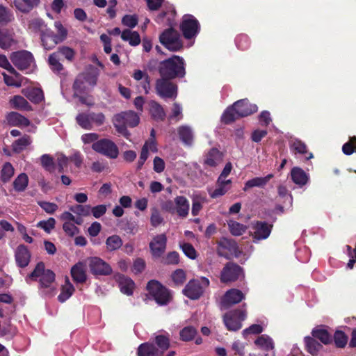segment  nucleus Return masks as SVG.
<instances>
[{
  "instance_id": "nucleus-17",
  "label": "nucleus",
  "mask_w": 356,
  "mask_h": 356,
  "mask_svg": "<svg viewBox=\"0 0 356 356\" xmlns=\"http://www.w3.org/2000/svg\"><path fill=\"white\" fill-rule=\"evenodd\" d=\"M252 229H254V233L252 234L253 241L257 242L266 239L270 236L273 225L268 224L265 221H256L252 224Z\"/></svg>"
},
{
  "instance_id": "nucleus-5",
  "label": "nucleus",
  "mask_w": 356,
  "mask_h": 356,
  "mask_svg": "<svg viewBox=\"0 0 356 356\" xmlns=\"http://www.w3.org/2000/svg\"><path fill=\"white\" fill-rule=\"evenodd\" d=\"M139 122L140 118L138 114L133 111H129L115 116L114 127L120 134L128 138L130 134L127 127H135L139 124Z\"/></svg>"
},
{
  "instance_id": "nucleus-55",
  "label": "nucleus",
  "mask_w": 356,
  "mask_h": 356,
  "mask_svg": "<svg viewBox=\"0 0 356 356\" xmlns=\"http://www.w3.org/2000/svg\"><path fill=\"white\" fill-rule=\"evenodd\" d=\"M14 19L12 11L8 8L0 5V24H6Z\"/></svg>"
},
{
  "instance_id": "nucleus-41",
  "label": "nucleus",
  "mask_w": 356,
  "mask_h": 356,
  "mask_svg": "<svg viewBox=\"0 0 356 356\" xmlns=\"http://www.w3.org/2000/svg\"><path fill=\"white\" fill-rule=\"evenodd\" d=\"M122 245V238L117 234L110 236L106 240V248L108 252L115 251L120 249Z\"/></svg>"
},
{
  "instance_id": "nucleus-50",
  "label": "nucleus",
  "mask_w": 356,
  "mask_h": 356,
  "mask_svg": "<svg viewBox=\"0 0 356 356\" xmlns=\"http://www.w3.org/2000/svg\"><path fill=\"white\" fill-rule=\"evenodd\" d=\"M15 170L10 162H6L3 165L1 170V180L3 183L8 182L14 175Z\"/></svg>"
},
{
  "instance_id": "nucleus-11",
  "label": "nucleus",
  "mask_w": 356,
  "mask_h": 356,
  "mask_svg": "<svg viewBox=\"0 0 356 356\" xmlns=\"http://www.w3.org/2000/svg\"><path fill=\"white\" fill-rule=\"evenodd\" d=\"M179 29L185 39L191 40L200 33V24L193 15L186 14L182 17Z\"/></svg>"
},
{
  "instance_id": "nucleus-60",
  "label": "nucleus",
  "mask_w": 356,
  "mask_h": 356,
  "mask_svg": "<svg viewBox=\"0 0 356 356\" xmlns=\"http://www.w3.org/2000/svg\"><path fill=\"white\" fill-rule=\"evenodd\" d=\"M163 221V218L161 216L158 209L154 207L151 210L150 222L151 225L156 227L160 225Z\"/></svg>"
},
{
  "instance_id": "nucleus-29",
  "label": "nucleus",
  "mask_w": 356,
  "mask_h": 356,
  "mask_svg": "<svg viewBox=\"0 0 356 356\" xmlns=\"http://www.w3.org/2000/svg\"><path fill=\"white\" fill-rule=\"evenodd\" d=\"M292 181L300 187L305 186L309 180L308 175L299 167H293L291 170Z\"/></svg>"
},
{
  "instance_id": "nucleus-24",
  "label": "nucleus",
  "mask_w": 356,
  "mask_h": 356,
  "mask_svg": "<svg viewBox=\"0 0 356 356\" xmlns=\"http://www.w3.org/2000/svg\"><path fill=\"white\" fill-rule=\"evenodd\" d=\"M137 356H161L153 342H144L137 348Z\"/></svg>"
},
{
  "instance_id": "nucleus-40",
  "label": "nucleus",
  "mask_w": 356,
  "mask_h": 356,
  "mask_svg": "<svg viewBox=\"0 0 356 356\" xmlns=\"http://www.w3.org/2000/svg\"><path fill=\"white\" fill-rule=\"evenodd\" d=\"M121 38L124 41H128L131 46H137L141 42L139 33L136 31H131L129 29L124 30L122 32Z\"/></svg>"
},
{
  "instance_id": "nucleus-26",
  "label": "nucleus",
  "mask_w": 356,
  "mask_h": 356,
  "mask_svg": "<svg viewBox=\"0 0 356 356\" xmlns=\"http://www.w3.org/2000/svg\"><path fill=\"white\" fill-rule=\"evenodd\" d=\"M241 118L234 103L229 106L221 115V122L225 124H230L236 120Z\"/></svg>"
},
{
  "instance_id": "nucleus-34",
  "label": "nucleus",
  "mask_w": 356,
  "mask_h": 356,
  "mask_svg": "<svg viewBox=\"0 0 356 356\" xmlns=\"http://www.w3.org/2000/svg\"><path fill=\"white\" fill-rule=\"evenodd\" d=\"M157 350L161 356L164 355L165 352L170 348V342L169 335L159 334L155 337L154 343Z\"/></svg>"
},
{
  "instance_id": "nucleus-1",
  "label": "nucleus",
  "mask_w": 356,
  "mask_h": 356,
  "mask_svg": "<svg viewBox=\"0 0 356 356\" xmlns=\"http://www.w3.org/2000/svg\"><path fill=\"white\" fill-rule=\"evenodd\" d=\"M157 68L160 76L170 79H182L186 74L184 59L177 55L159 62Z\"/></svg>"
},
{
  "instance_id": "nucleus-21",
  "label": "nucleus",
  "mask_w": 356,
  "mask_h": 356,
  "mask_svg": "<svg viewBox=\"0 0 356 356\" xmlns=\"http://www.w3.org/2000/svg\"><path fill=\"white\" fill-rule=\"evenodd\" d=\"M291 152L295 155L300 154L305 156V160L309 161L314 157L312 152H309L307 145L300 139H294L289 144Z\"/></svg>"
},
{
  "instance_id": "nucleus-45",
  "label": "nucleus",
  "mask_w": 356,
  "mask_h": 356,
  "mask_svg": "<svg viewBox=\"0 0 356 356\" xmlns=\"http://www.w3.org/2000/svg\"><path fill=\"white\" fill-rule=\"evenodd\" d=\"M88 86H89L83 79V76H81L79 74L76 77L72 86L74 96H78V94L85 93L88 90Z\"/></svg>"
},
{
  "instance_id": "nucleus-57",
  "label": "nucleus",
  "mask_w": 356,
  "mask_h": 356,
  "mask_svg": "<svg viewBox=\"0 0 356 356\" xmlns=\"http://www.w3.org/2000/svg\"><path fill=\"white\" fill-rule=\"evenodd\" d=\"M91 207L90 205L75 204L70 207L73 213L83 216H88L90 213Z\"/></svg>"
},
{
  "instance_id": "nucleus-49",
  "label": "nucleus",
  "mask_w": 356,
  "mask_h": 356,
  "mask_svg": "<svg viewBox=\"0 0 356 356\" xmlns=\"http://www.w3.org/2000/svg\"><path fill=\"white\" fill-rule=\"evenodd\" d=\"M80 75L83 76V79L89 86L94 87L96 86L99 76L97 69H91L90 70L81 73Z\"/></svg>"
},
{
  "instance_id": "nucleus-22",
  "label": "nucleus",
  "mask_w": 356,
  "mask_h": 356,
  "mask_svg": "<svg viewBox=\"0 0 356 356\" xmlns=\"http://www.w3.org/2000/svg\"><path fill=\"white\" fill-rule=\"evenodd\" d=\"M70 273L74 282L81 284L86 282L87 275L85 265L83 262L79 261L74 265L71 268Z\"/></svg>"
},
{
  "instance_id": "nucleus-8",
  "label": "nucleus",
  "mask_w": 356,
  "mask_h": 356,
  "mask_svg": "<svg viewBox=\"0 0 356 356\" xmlns=\"http://www.w3.org/2000/svg\"><path fill=\"white\" fill-rule=\"evenodd\" d=\"M209 284V279L205 277H201L200 280L192 279L186 284L182 293L191 300H198L203 296Z\"/></svg>"
},
{
  "instance_id": "nucleus-16",
  "label": "nucleus",
  "mask_w": 356,
  "mask_h": 356,
  "mask_svg": "<svg viewBox=\"0 0 356 356\" xmlns=\"http://www.w3.org/2000/svg\"><path fill=\"white\" fill-rule=\"evenodd\" d=\"M167 245V237L165 234L155 236L149 243V249L154 258H160L165 252Z\"/></svg>"
},
{
  "instance_id": "nucleus-62",
  "label": "nucleus",
  "mask_w": 356,
  "mask_h": 356,
  "mask_svg": "<svg viewBox=\"0 0 356 356\" xmlns=\"http://www.w3.org/2000/svg\"><path fill=\"white\" fill-rule=\"evenodd\" d=\"M56 220L54 218H49L47 220H41L37 224V227L44 229L46 232H50L55 227Z\"/></svg>"
},
{
  "instance_id": "nucleus-42",
  "label": "nucleus",
  "mask_w": 356,
  "mask_h": 356,
  "mask_svg": "<svg viewBox=\"0 0 356 356\" xmlns=\"http://www.w3.org/2000/svg\"><path fill=\"white\" fill-rule=\"evenodd\" d=\"M227 225L230 233L235 236L243 235L247 230L248 227L234 220L227 221Z\"/></svg>"
},
{
  "instance_id": "nucleus-63",
  "label": "nucleus",
  "mask_w": 356,
  "mask_h": 356,
  "mask_svg": "<svg viewBox=\"0 0 356 356\" xmlns=\"http://www.w3.org/2000/svg\"><path fill=\"white\" fill-rule=\"evenodd\" d=\"M236 44L238 49L245 50L250 47V39L247 35H240L236 38Z\"/></svg>"
},
{
  "instance_id": "nucleus-44",
  "label": "nucleus",
  "mask_w": 356,
  "mask_h": 356,
  "mask_svg": "<svg viewBox=\"0 0 356 356\" xmlns=\"http://www.w3.org/2000/svg\"><path fill=\"white\" fill-rule=\"evenodd\" d=\"M178 134L180 140L186 145H191L193 143V136L191 129L188 126H181L178 129Z\"/></svg>"
},
{
  "instance_id": "nucleus-53",
  "label": "nucleus",
  "mask_w": 356,
  "mask_h": 356,
  "mask_svg": "<svg viewBox=\"0 0 356 356\" xmlns=\"http://www.w3.org/2000/svg\"><path fill=\"white\" fill-rule=\"evenodd\" d=\"M76 123L83 129L90 130L92 129V124L90 122V114L81 113L76 117Z\"/></svg>"
},
{
  "instance_id": "nucleus-33",
  "label": "nucleus",
  "mask_w": 356,
  "mask_h": 356,
  "mask_svg": "<svg viewBox=\"0 0 356 356\" xmlns=\"http://www.w3.org/2000/svg\"><path fill=\"white\" fill-rule=\"evenodd\" d=\"M222 161V154L217 148H211L206 154L204 164L216 167Z\"/></svg>"
},
{
  "instance_id": "nucleus-23",
  "label": "nucleus",
  "mask_w": 356,
  "mask_h": 356,
  "mask_svg": "<svg viewBox=\"0 0 356 356\" xmlns=\"http://www.w3.org/2000/svg\"><path fill=\"white\" fill-rule=\"evenodd\" d=\"M175 213L181 218H185L189 212V202L184 196H177L175 198Z\"/></svg>"
},
{
  "instance_id": "nucleus-14",
  "label": "nucleus",
  "mask_w": 356,
  "mask_h": 356,
  "mask_svg": "<svg viewBox=\"0 0 356 356\" xmlns=\"http://www.w3.org/2000/svg\"><path fill=\"white\" fill-rule=\"evenodd\" d=\"M10 59L13 64L21 71L29 68L34 60L33 54L26 50L13 52L10 55Z\"/></svg>"
},
{
  "instance_id": "nucleus-32",
  "label": "nucleus",
  "mask_w": 356,
  "mask_h": 356,
  "mask_svg": "<svg viewBox=\"0 0 356 356\" xmlns=\"http://www.w3.org/2000/svg\"><path fill=\"white\" fill-rule=\"evenodd\" d=\"M15 44H17V41L13 38V33L8 29H0V47L3 49H8Z\"/></svg>"
},
{
  "instance_id": "nucleus-39",
  "label": "nucleus",
  "mask_w": 356,
  "mask_h": 356,
  "mask_svg": "<svg viewBox=\"0 0 356 356\" xmlns=\"http://www.w3.org/2000/svg\"><path fill=\"white\" fill-rule=\"evenodd\" d=\"M29 185V177L26 173L19 174L13 183V188L16 192H24Z\"/></svg>"
},
{
  "instance_id": "nucleus-12",
  "label": "nucleus",
  "mask_w": 356,
  "mask_h": 356,
  "mask_svg": "<svg viewBox=\"0 0 356 356\" xmlns=\"http://www.w3.org/2000/svg\"><path fill=\"white\" fill-rule=\"evenodd\" d=\"M92 149L108 159H117L119 155V149L117 145L110 139L102 138L92 145Z\"/></svg>"
},
{
  "instance_id": "nucleus-59",
  "label": "nucleus",
  "mask_w": 356,
  "mask_h": 356,
  "mask_svg": "<svg viewBox=\"0 0 356 356\" xmlns=\"http://www.w3.org/2000/svg\"><path fill=\"white\" fill-rule=\"evenodd\" d=\"M161 262L165 265H177L179 263V255L176 251L170 252L163 257Z\"/></svg>"
},
{
  "instance_id": "nucleus-10",
  "label": "nucleus",
  "mask_w": 356,
  "mask_h": 356,
  "mask_svg": "<svg viewBox=\"0 0 356 356\" xmlns=\"http://www.w3.org/2000/svg\"><path fill=\"white\" fill-rule=\"evenodd\" d=\"M244 277L243 268L236 263L229 261L225 264L220 272V280L221 283L228 284L243 279Z\"/></svg>"
},
{
  "instance_id": "nucleus-20",
  "label": "nucleus",
  "mask_w": 356,
  "mask_h": 356,
  "mask_svg": "<svg viewBox=\"0 0 356 356\" xmlns=\"http://www.w3.org/2000/svg\"><path fill=\"white\" fill-rule=\"evenodd\" d=\"M241 118L249 116L258 110L256 104L250 103L248 99H242L234 102Z\"/></svg>"
},
{
  "instance_id": "nucleus-31",
  "label": "nucleus",
  "mask_w": 356,
  "mask_h": 356,
  "mask_svg": "<svg viewBox=\"0 0 356 356\" xmlns=\"http://www.w3.org/2000/svg\"><path fill=\"white\" fill-rule=\"evenodd\" d=\"M273 174H268L264 177H254L249 179L245 183L243 191H246L253 187H264L267 183L273 177Z\"/></svg>"
},
{
  "instance_id": "nucleus-37",
  "label": "nucleus",
  "mask_w": 356,
  "mask_h": 356,
  "mask_svg": "<svg viewBox=\"0 0 356 356\" xmlns=\"http://www.w3.org/2000/svg\"><path fill=\"white\" fill-rule=\"evenodd\" d=\"M217 245L218 248L227 250L231 252L232 250H234V248L236 249L237 243L233 239H229L227 238L222 237L218 241H217ZM218 254L220 257H224L228 259V257L221 252L219 249H218Z\"/></svg>"
},
{
  "instance_id": "nucleus-46",
  "label": "nucleus",
  "mask_w": 356,
  "mask_h": 356,
  "mask_svg": "<svg viewBox=\"0 0 356 356\" xmlns=\"http://www.w3.org/2000/svg\"><path fill=\"white\" fill-rule=\"evenodd\" d=\"M119 286L120 291L124 294H126L127 296H131L133 294L135 284L134 281L130 278H128L124 276L120 277Z\"/></svg>"
},
{
  "instance_id": "nucleus-6",
  "label": "nucleus",
  "mask_w": 356,
  "mask_h": 356,
  "mask_svg": "<svg viewBox=\"0 0 356 356\" xmlns=\"http://www.w3.org/2000/svg\"><path fill=\"white\" fill-rule=\"evenodd\" d=\"M247 316L246 304L237 309L231 310L223 315V322L229 331H238L242 327V321Z\"/></svg>"
},
{
  "instance_id": "nucleus-64",
  "label": "nucleus",
  "mask_w": 356,
  "mask_h": 356,
  "mask_svg": "<svg viewBox=\"0 0 356 356\" xmlns=\"http://www.w3.org/2000/svg\"><path fill=\"white\" fill-rule=\"evenodd\" d=\"M183 252L186 257L191 259H195L197 257V252L192 244L189 243H184L181 245Z\"/></svg>"
},
{
  "instance_id": "nucleus-48",
  "label": "nucleus",
  "mask_w": 356,
  "mask_h": 356,
  "mask_svg": "<svg viewBox=\"0 0 356 356\" xmlns=\"http://www.w3.org/2000/svg\"><path fill=\"white\" fill-rule=\"evenodd\" d=\"M333 341L337 348H343L347 345L348 337L344 332L341 330H337L332 337V341Z\"/></svg>"
},
{
  "instance_id": "nucleus-4",
  "label": "nucleus",
  "mask_w": 356,
  "mask_h": 356,
  "mask_svg": "<svg viewBox=\"0 0 356 356\" xmlns=\"http://www.w3.org/2000/svg\"><path fill=\"white\" fill-rule=\"evenodd\" d=\"M75 51L67 46H60L56 51L53 52L49 56L48 64L50 69L56 74H59L63 70V64L60 62L61 57L65 58L69 62H72L75 57Z\"/></svg>"
},
{
  "instance_id": "nucleus-52",
  "label": "nucleus",
  "mask_w": 356,
  "mask_h": 356,
  "mask_svg": "<svg viewBox=\"0 0 356 356\" xmlns=\"http://www.w3.org/2000/svg\"><path fill=\"white\" fill-rule=\"evenodd\" d=\"M66 282V284L62 287L61 292L58 296V300L60 302H65L70 297L72 296L75 290L74 286L69 282L68 280H67Z\"/></svg>"
},
{
  "instance_id": "nucleus-3",
  "label": "nucleus",
  "mask_w": 356,
  "mask_h": 356,
  "mask_svg": "<svg viewBox=\"0 0 356 356\" xmlns=\"http://www.w3.org/2000/svg\"><path fill=\"white\" fill-rule=\"evenodd\" d=\"M146 289L151 298L160 306L168 305L172 299L170 290L156 280L149 281Z\"/></svg>"
},
{
  "instance_id": "nucleus-18",
  "label": "nucleus",
  "mask_w": 356,
  "mask_h": 356,
  "mask_svg": "<svg viewBox=\"0 0 356 356\" xmlns=\"http://www.w3.org/2000/svg\"><path fill=\"white\" fill-rule=\"evenodd\" d=\"M31 253L28 248L24 245H19L15 251V259L18 267L24 268L29 264Z\"/></svg>"
},
{
  "instance_id": "nucleus-36",
  "label": "nucleus",
  "mask_w": 356,
  "mask_h": 356,
  "mask_svg": "<svg viewBox=\"0 0 356 356\" xmlns=\"http://www.w3.org/2000/svg\"><path fill=\"white\" fill-rule=\"evenodd\" d=\"M149 111L152 118L156 120L163 121L165 118V112L163 106L154 100L149 102Z\"/></svg>"
},
{
  "instance_id": "nucleus-13",
  "label": "nucleus",
  "mask_w": 356,
  "mask_h": 356,
  "mask_svg": "<svg viewBox=\"0 0 356 356\" xmlns=\"http://www.w3.org/2000/svg\"><path fill=\"white\" fill-rule=\"evenodd\" d=\"M90 272L95 276H107L112 274L113 270L109 264L98 257L88 259Z\"/></svg>"
},
{
  "instance_id": "nucleus-51",
  "label": "nucleus",
  "mask_w": 356,
  "mask_h": 356,
  "mask_svg": "<svg viewBox=\"0 0 356 356\" xmlns=\"http://www.w3.org/2000/svg\"><path fill=\"white\" fill-rule=\"evenodd\" d=\"M26 97L31 102L39 104L44 99V93L40 88H33L27 92Z\"/></svg>"
},
{
  "instance_id": "nucleus-47",
  "label": "nucleus",
  "mask_w": 356,
  "mask_h": 356,
  "mask_svg": "<svg viewBox=\"0 0 356 356\" xmlns=\"http://www.w3.org/2000/svg\"><path fill=\"white\" fill-rule=\"evenodd\" d=\"M254 343L266 351H269L274 348L273 340L268 336L264 334L259 336L254 341Z\"/></svg>"
},
{
  "instance_id": "nucleus-7",
  "label": "nucleus",
  "mask_w": 356,
  "mask_h": 356,
  "mask_svg": "<svg viewBox=\"0 0 356 356\" xmlns=\"http://www.w3.org/2000/svg\"><path fill=\"white\" fill-rule=\"evenodd\" d=\"M159 41L170 51H179L184 47L181 35L173 26H170L161 33Z\"/></svg>"
},
{
  "instance_id": "nucleus-9",
  "label": "nucleus",
  "mask_w": 356,
  "mask_h": 356,
  "mask_svg": "<svg viewBox=\"0 0 356 356\" xmlns=\"http://www.w3.org/2000/svg\"><path fill=\"white\" fill-rule=\"evenodd\" d=\"M172 80L161 76L156 79L155 91L157 95L164 99H175L178 95V86Z\"/></svg>"
},
{
  "instance_id": "nucleus-28",
  "label": "nucleus",
  "mask_w": 356,
  "mask_h": 356,
  "mask_svg": "<svg viewBox=\"0 0 356 356\" xmlns=\"http://www.w3.org/2000/svg\"><path fill=\"white\" fill-rule=\"evenodd\" d=\"M6 120L8 124L10 126L28 127L30 124V121L28 118L17 112L13 111L8 113Z\"/></svg>"
},
{
  "instance_id": "nucleus-30",
  "label": "nucleus",
  "mask_w": 356,
  "mask_h": 356,
  "mask_svg": "<svg viewBox=\"0 0 356 356\" xmlns=\"http://www.w3.org/2000/svg\"><path fill=\"white\" fill-rule=\"evenodd\" d=\"M305 350L312 356H316L323 348V345L319 343L312 335L306 336L304 338Z\"/></svg>"
},
{
  "instance_id": "nucleus-19",
  "label": "nucleus",
  "mask_w": 356,
  "mask_h": 356,
  "mask_svg": "<svg viewBox=\"0 0 356 356\" xmlns=\"http://www.w3.org/2000/svg\"><path fill=\"white\" fill-rule=\"evenodd\" d=\"M40 38L42 46L47 50L52 49L56 44L61 43L57 35L49 29L42 30Z\"/></svg>"
},
{
  "instance_id": "nucleus-54",
  "label": "nucleus",
  "mask_w": 356,
  "mask_h": 356,
  "mask_svg": "<svg viewBox=\"0 0 356 356\" xmlns=\"http://www.w3.org/2000/svg\"><path fill=\"white\" fill-rule=\"evenodd\" d=\"M197 334V330L193 326L184 327L179 332L180 339L183 341H192Z\"/></svg>"
},
{
  "instance_id": "nucleus-2",
  "label": "nucleus",
  "mask_w": 356,
  "mask_h": 356,
  "mask_svg": "<svg viewBox=\"0 0 356 356\" xmlns=\"http://www.w3.org/2000/svg\"><path fill=\"white\" fill-rule=\"evenodd\" d=\"M28 277L34 281L40 277V289H43V293L49 296L55 294L56 288L53 286V284L55 282L56 275L51 270L45 269L44 262H38Z\"/></svg>"
},
{
  "instance_id": "nucleus-38",
  "label": "nucleus",
  "mask_w": 356,
  "mask_h": 356,
  "mask_svg": "<svg viewBox=\"0 0 356 356\" xmlns=\"http://www.w3.org/2000/svg\"><path fill=\"white\" fill-rule=\"evenodd\" d=\"M39 3L40 0H14L13 1L16 8L22 13L29 12Z\"/></svg>"
},
{
  "instance_id": "nucleus-27",
  "label": "nucleus",
  "mask_w": 356,
  "mask_h": 356,
  "mask_svg": "<svg viewBox=\"0 0 356 356\" xmlns=\"http://www.w3.org/2000/svg\"><path fill=\"white\" fill-rule=\"evenodd\" d=\"M176 14L177 13L175 8H170V9L166 11L162 10L156 17L155 22L157 24H162L166 18V24L169 26H174L175 24V17Z\"/></svg>"
},
{
  "instance_id": "nucleus-43",
  "label": "nucleus",
  "mask_w": 356,
  "mask_h": 356,
  "mask_svg": "<svg viewBox=\"0 0 356 356\" xmlns=\"http://www.w3.org/2000/svg\"><path fill=\"white\" fill-rule=\"evenodd\" d=\"M31 143L30 136L24 135L12 144V149L15 153H20Z\"/></svg>"
},
{
  "instance_id": "nucleus-58",
  "label": "nucleus",
  "mask_w": 356,
  "mask_h": 356,
  "mask_svg": "<svg viewBox=\"0 0 356 356\" xmlns=\"http://www.w3.org/2000/svg\"><path fill=\"white\" fill-rule=\"evenodd\" d=\"M172 280L176 286L182 285L186 280V275L183 269L175 270L172 275Z\"/></svg>"
},
{
  "instance_id": "nucleus-35",
  "label": "nucleus",
  "mask_w": 356,
  "mask_h": 356,
  "mask_svg": "<svg viewBox=\"0 0 356 356\" xmlns=\"http://www.w3.org/2000/svg\"><path fill=\"white\" fill-rule=\"evenodd\" d=\"M10 104L15 109L30 111L32 106L29 102L22 96L15 95L10 101Z\"/></svg>"
},
{
  "instance_id": "nucleus-61",
  "label": "nucleus",
  "mask_w": 356,
  "mask_h": 356,
  "mask_svg": "<svg viewBox=\"0 0 356 356\" xmlns=\"http://www.w3.org/2000/svg\"><path fill=\"white\" fill-rule=\"evenodd\" d=\"M38 204L47 213L54 214L58 206L56 203L47 202V201H38Z\"/></svg>"
},
{
  "instance_id": "nucleus-56",
  "label": "nucleus",
  "mask_w": 356,
  "mask_h": 356,
  "mask_svg": "<svg viewBox=\"0 0 356 356\" xmlns=\"http://www.w3.org/2000/svg\"><path fill=\"white\" fill-rule=\"evenodd\" d=\"M42 166L48 172H52L55 170V163L54 159L49 154H43L41 158Z\"/></svg>"
},
{
  "instance_id": "nucleus-15",
  "label": "nucleus",
  "mask_w": 356,
  "mask_h": 356,
  "mask_svg": "<svg viewBox=\"0 0 356 356\" xmlns=\"http://www.w3.org/2000/svg\"><path fill=\"white\" fill-rule=\"evenodd\" d=\"M245 298V294L238 289H231L225 292L221 299V306L224 309H228L234 305L241 302Z\"/></svg>"
},
{
  "instance_id": "nucleus-25",
  "label": "nucleus",
  "mask_w": 356,
  "mask_h": 356,
  "mask_svg": "<svg viewBox=\"0 0 356 356\" xmlns=\"http://www.w3.org/2000/svg\"><path fill=\"white\" fill-rule=\"evenodd\" d=\"M311 334L316 339H318L325 345H329L332 343V336L323 325L314 327Z\"/></svg>"
}]
</instances>
